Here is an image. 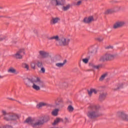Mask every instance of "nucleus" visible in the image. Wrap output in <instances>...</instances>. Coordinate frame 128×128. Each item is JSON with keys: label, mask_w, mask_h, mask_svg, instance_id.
<instances>
[{"label": "nucleus", "mask_w": 128, "mask_h": 128, "mask_svg": "<svg viewBox=\"0 0 128 128\" xmlns=\"http://www.w3.org/2000/svg\"><path fill=\"white\" fill-rule=\"evenodd\" d=\"M24 82L27 86H30V82L32 84V88L35 90H40V88H44V83L40 80L39 78H36V79L34 78L31 79L26 78L24 80Z\"/></svg>", "instance_id": "1"}, {"label": "nucleus", "mask_w": 128, "mask_h": 128, "mask_svg": "<svg viewBox=\"0 0 128 128\" xmlns=\"http://www.w3.org/2000/svg\"><path fill=\"white\" fill-rule=\"evenodd\" d=\"M100 107L99 106L92 104L88 107V116L89 118H96L102 116L99 110Z\"/></svg>", "instance_id": "2"}, {"label": "nucleus", "mask_w": 128, "mask_h": 128, "mask_svg": "<svg viewBox=\"0 0 128 128\" xmlns=\"http://www.w3.org/2000/svg\"><path fill=\"white\" fill-rule=\"evenodd\" d=\"M48 40H55L56 42H58L59 46H68L70 42V39L68 38H66L64 36L60 38L58 36H53L52 37L48 38Z\"/></svg>", "instance_id": "3"}, {"label": "nucleus", "mask_w": 128, "mask_h": 128, "mask_svg": "<svg viewBox=\"0 0 128 128\" xmlns=\"http://www.w3.org/2000/svg\"><path fill=\"white\" fill-rule=\"evenodd\" d=\"M46 122H48V120H46V117L42 116L39 119L37 120V121L35 123L32 122V120L31 118H28L26 119L24 122H26L27 124H31L32 126L34 128H39L40 126H42V124H44Z\"/></svg>", "instance_id": "4"}, {"label": "nucleus", "mask_w": 128, "mask_h": 128, "mask_svg": "<svg viewBox=\"0 0 128 128\" xmlns=\"http://www.w3.org/2000/svg\"><path fill=\"white\" fill-rule=\"evenodd\" d=\"M2 114L4 116V119L5 120H16L18 118V115L17 114H10L6 113L4 110H2Z\"/></svg>", "instance_id": "5"}, {"label": "nucleus", "mask_w": 128, "mask_h": 128, "mask_svg": "<svg viewBox=\"0 0 128 128\" xmlns=\"http://www.w3.org/2000/svg\"><path fill=\"white\" fill-rule=\"evenodd\" d=\"M114 59V55L112 54H106L100 58V62H106V60H112Z\"/></svg>", "instance_id": "6"}, {"label": "nucleus", "mask_w": 128, "mask_h": 128, "mask_svg": "<svg viewBox=\"0 0 128 128\" xmlns=\"http://www.w3.org/2000/svg\"><path fill=\"white\" fill-rule=\"evenodd\" d=\"M126 24V22L124 21H118L116 22L113 26V28L114 30L118 28H122Z\"/></svg>", "instance_id": "7"}, {"label": "nucleus", "mask_w": 128, "mask_h": 128, "mask_svg": "<svg viewBox=\"0 0 128 128\" xmlns=\"http://www.w3.org/2000/svg\"><path fill=\"white\" fill-rule=\"evenodd\" d=\"M24 54V50L22 49L19 50L14 55L16 58H22V56Z\"/></svg>", "instance_id": "8"}, {"label": "nucleus", "mask_w": 128, "mask_h": 128, "mask_svg": "<svg viewBox=\"0 0 128 128\" xmlns=\"http://www.w3.org/2000/svg\"><path fill=\"white\" fill-rule=\"evenodd\" d=\"M118 116H120L122 120H126L127 122H128V116L126 115V114H124V112H118Z\"/></svg>", "instance_id": "9"}, {"label": "nucleus", "mask_w": 128, "mask_h": 128, "mask_svg": "<svg viewBox=\"0 0 128 128\" xmlns=\"http://www.w3.org/2000/svg\"><path fill=\"white\" fill-rule=\"evenodd\" d=\"M60 20V18L58 17H53L50 20V24L52 25L56 24H58Z\"/></svg>", "instance_id": "10"}, {"label": "nucleus", "mask_w": 128, "mask_h": 128, "mask_svg": "<svg viewBox=\"0 0 128 128\" xmlns=\"http://www.w3.org/2000/svg\"><path fill=\"white\" fill-rule=\"evenodd\" d=\"M40 56L42 58H48V53L44 51V50H40L39 52Z\"/></svg>", "instance_id": "11"}, {"label": "nucleus", "mask_w": 128, "mask_h": 128, "mask_svg": "<svg viewBox=\"0 0 128 128\" xmlns=\"http://www.w3.org/2000/svg\"><path fill=\"white\" fill-rule=\"evenodd\" d=\"M92 20H94V17L92 16H90L88 18H85L84 19V22L85 24H90V22H92Z\"/></svg>", "instance_id": "12"}, {"label": "nucleus", "mask_w": 128, "mask_h": 128, "mask_svg": "<svg viewBox=\"0 0 128 128\" xmlns=\"http://www.w3.org/2000/svg\"><path fill=\"white\" fill-rule=\"evenodd\" d=\"M48 106V103L40 102L36 105V108H42V106Z\"/></svg>", "instance_id": "13"}, {"label": "nucleus", "mask_w": 128, "mask_h": 128, "mask_svg": "<svg viewBox=\"0 0 128 128\" xmlns=\"http://www.w3.org/2000/svg\"><path fill=\"white\" fill-rule=\"evenodd\" d=\"M106 94H104V92L101 93L100 94V96H99V100H100V102H102V100H106Z\"/></svg>", "instance_id": "14"}, {"label": "nucleus", "mask_w": 128, "mask_h": 128, "mask_svg": "<svg viewBox=\"0 0 128 128\" xmlns=\"http://www.w3.org/2000/svg\"><path fill=\"white\" fill-rule=\"evenodd\" d=\"M8 72H10L11 74H18V72H16V70L12 68L8 69Z\"/></svg>", "instance_id": "15"}, {"label": "nucleus", "mask_w": 128, "mask_h": 128, "mask_svg": "<svg viewBox=\"0 0 128 128\" xmlns=\"http://www.w3.org/2000/svg\"><path fill=\"white\" fill-rule=\"evenodd\" d=\"M62 120V122H64V120H62V118H56L54 121V122L52 123V126H56V124H58V122H60V121Z\"/></svg>", "instance_id": "16"}, {"label": "nucleus", "mask_w": 128, "mask_h": 128, "mask_svg": "<svg viewBox=\"0 0 128 128\" xmlns=\"http://www.w3.org/2000/svg\"><path fill=\"white\" fill-rule=\"evenodd\" d=\"M66 60H64L63 63H56V66H58V68H62V66L66 64Z\"/></svg>", "instance_id": "17"}, {"label": "nucleus", "mask_w": 128, "mask_h": 128, "mask_svg": "<svg viewBox=\"0 0 128 128\" xmlns=\"http://www.w3.org/2000/svg\"><path fill=\"white\" fill-rule=\"evenodd\" d=\"M70 4H68L66 6H64L62 8V10L64 12H66V10H70Z\"/></svg>", "instance_id": "18"}, {"label": "nucleus", "mask_w": 128, "mask_h": 128, "mask_svg": "<svg viewBox=\"0 0 128 128\" xmlns=\"http://www.w3.org/2000/svg\"><path fill=\"white\" fill-rule=\"evenodd\" d=\"M64 4L63 0H57L56 6H64Z\"/></svg>", "instance_id": "19"}, {"label": "nucleus", "mask_w": 128, "mask_h": 128, "mask_svg": "<svg viewBox=\"0 0 128 128\" xmlns=\"http://www.w3.org/2000/svg\"><path fill=\"white\" fill-rule=\"evenodd\" d=\"M36 66L39 68H42L44 66V64H42V62L38 61L36 63Z\"/></svg>", "instance_id": "20"}, {"label": "nucleus", "mask_w": 128, "mask_h": 128, "mask_svg": "<svg viewBox=\"0 0 128 128\" xmlns=\"http://www.w3.org/2000/svg\"><path fill=\"white\" fill-rule=\"evenodd\" d=\"M58 109H55L54 110L52 114V116H58Z\"/></svg>", "instance_id": "21"}, {"label": "nucleus", "mask_w": 128, "mask_h": 128, "mask_svg": "<svg viewBox=\"0 0 128 128\" xmlns=\"http://www.w3.org/2000/svg\"><path fill=\"white\" fill-rule=\"evenodd\" d=\"M114 12V10H113L109 9V10H106L105 12V14H112V12Z\"/></svg>", "instance_id": "22"}, {"label": "nucleus", "mask_w": 128, "mask_h": 128, "mask_svg": "<svg viewBox=\"0 0 128 128\" xmlns=\"http://www.w3.org/2000/svg\"><path fill=\"white\" fill-rule=\"evenodd\" d=\"M68 110L70 112H74V107L70 105L68 106Z\"/></svg>", "instance_id": "23"}, {"label": "nucleus", "mask_w": 128, "mask_h": 128, "mask_svg": "<svg viewBox=\"0 0 128 128\" xmlns=\"http://www.w3.org/2000/svg\"><path fill=\"white\" fill-rule=\"evenodd\" d=\"M22 66L24 68H26V70H28V69L30 68V66H28V64L24 63L22 64Z\"/></svg>", "instance_id": "24"}, {"label": "nucleus", "mask_w": 128, "mask_h": 128, "mask_svg": "<svg viewBox=\"0 0 128 128\" xmlns=\"http://www.w3.org/2000/svg\"><path fill=\"white\" fill-rule=\"evenodd\" d=\"M56 2L57 0H51L50 4H52V6H56Z\"/></svg>", "instance_id": "25"}, {"label": "nucleus", "mask_w": 128, "mask_h": 128, "mask_svg": "<svg viewBox=\"0 0 128 128\" xmlns=\"http://www.w3.org/2000/svg\"><path fill=\"white\" fill-rule=\"evenodd\" d=\"M93 68H96V70H98V68H102V65L100 64L98 66H94Z\"/></svg>", "instance_id": "26"}, {"label": "nucleus", "mask_w": 128, "mask_h": 128, "mask_svg": "<svg viewBox=\"0 0 128 128\" xmlns=\"http://www.w3.org/2000/svg\"><path fill=\"white\" fill-rule=\"evenodd\" d=\"M106 74L102 75L101 76V77L100 78L99 80H100V82L104 80V78H106Z\"/></svg>", "instance_id": "27"}, {"label": "nucleus", "mask_w": 128, "mask_h": 128, "mask_svg": "<svg viewBox=\"0 0 128 128\" xmlns=\"http://www.w3.org/2000/svg\"><path fill=\"white\" fill-rule=\"evenodd\" d=\"M30 66L32 68H33L34 70L36 68V63L34 62L31 63Z\"/></svg>", "instance_id": "28"}, {"label": "nucleus", "mask_w": 128, "mask_h": 128, "mask_svg": "<svg viewBox=\"0 0 128 128\" xmlns=\"http://www.w3.org/2000/svg\"><path fill=\"white\" fill-rule=\"evenodd\" d=\"M40 72H42V74H44V72H46V69L44 68L43 67H41L40 68Z\"/></svg>", "instance_id": "29"}, {"label": "nucleus", "mask_w": 128, "mask_h": 128, "mask_svg": "<svg viewBox=\"0 0 128 128\" xmlns=\"http://www.w3.org/2000/svg\"><path fill=\"white\" fill-rule=\"evenodd\" d=\"M60 98H57V100L55 101V104L56 106H58V104H60Z\"/></svg>", "instance_id": "30"}, {"label": "nucleus", "mask_w": 128, "mask_h": 128, "mask_svg": "<svg viewBox=\"0 0 128 128\" xmlns=\"http://www.w3.org/2000/svg\"><path fill=\"white\" fill-rule=\"evenodd\" d=\"M82 62L84 64H88V58H84V59H82Z\"/></svg>", "instance_id": "31"}, {"label": "nucleus", "mask_w": 128, "mask_h": 128, "mask_svg": "<svg viewBox=\"0 0 128 128\" xmlns=\"http://www.w3.org/2000/svg\"><path fill=\"white\" fill-rule=\"evenodd\" d=\"M82 0H79L76 2V6H80V4H82Z\"/></svg>", "instance_id": "32"}, {"label": "nucleus", "mask_w": 128, "mask_h": 128, "mask_svg": "<svg viewBox=\"0 0 128 128\" xmlns=\"http://www.w3.org/2000/svg\"><path fill=\"white\" fill-rule=\"evenodd\" d=\"M92 89H90V91H88V94L90 96L92 94Z\"/></svg>", "instance_id": "33"}, {"label": "nucleus", "mask_w": 128, "mask_h": 128, "mask_svg": "<svg viewBox=\"0 0 128 128\" xmlns=\"http://www.w3.org/2000/svg\"><path fill=\"white\" fill-rule=\"evenodd\" d=\"M6 36H3V37L0 38V42H2V40H6Z\"/></svg>", "instance_id": "34"}, {"label": "nucleus", "mask_w": 128, "mask_h": 128, "mask_svg": "<svg viewBox=\"0 0 128 128\" xmlns=\"http://www.w3.org/2000/svg\"><path fill=\"white\" fill-rule=\"evenodd\" d=\"M92 92H94L95 94H98V90L96 89H92Z\"/></svg>", "instance_id": "35"}, {"label": "nucleus", "mask_w": 128, "mask_h": 128, "mask_svg": "<svg viewBox=\"0 0 128 128\" xmlns=\"http://www.w3.org/2000/svg\"><path fill=\"white\" fill-rule=\"evenodd\" d=\"M122 86H124L123 84H122L121 85H120L118 88H116V90H120V88H122Z\"/></svg>", "instance_id": "36"}, {"label": "nucleus", "mask_w": 128, "mask_h": 128, "mask_svg": "<svg viewBox=\"0 0 128 128\" xmlns=\"http://www.w3.org/2000/svg\"><path fill=\"white\" fill-rule=\"evenodd\" d=\"M106 50H108L109 48H112V46H109L107 47H106Z\"/></svg>", "instance_id": "37"}, {"label": "nucleus", "mask_w": 128, "mask_h": 128, "mask_svg": "<svg viewBox=\"0 0 128 128\" xmlns=\"http://www.w3.org/2000/svg\"><path fill=\"white\" fill-rule=\"evenodd\" d=\"M0 78H4L3 76H2L0 75Z\"/></svg>", "instance_id": "38"}, {"label": "nucleus", "mask_w": 128, "mask_h": 128, "mask_svg": "<svg viewBox=\"0 0 128 128\" xmlns=\"http://www.w3.org/2000/svg\"><path fill=\"white\" fill-rule=\"evenodd\" d=\"M0 10H2V7L0 6Z\"/></svg>", "instance_id": "39"}, {"label": "nucleus", "mask_w": 128, "mask_h": 128, "mask_svg": "<svg viewBox=\"0 0 128 128\" xmlns=\"http://www.w3.org/2000/svg\"><path fill=\"white\" fill-rule=\"evenodd\" d=\"M65 120H68V118H66Z\"/></svg>", "instance_id": "40"}, {"label": "nucleus", "mask_w": 128, "mask_h": 128, "mask_svg": "<svg viewBox=\"0 0 128 128\" xmlns=\"http://www.w3.org/2000/svg\"><path fill=\"white\" fill-rule=\"evenodd\" d=\"M18 102H19V104H20V102H18V101H17Z\"/></svg>", "instance_id": "41"}, {"label": "nucleus", "mask_w": 128, "mask_h": 128, "mask_svg": "<svg viewBox=\"0 0 128 128\" xmlns=\"http://www.w3.org/2000/svg\"><path fill=\"white\" fill-rule=\"evenodd\" d=\"M0 18H3V16H0Z\"/></svg>", "instance_id": "42"}, {"label": "nucleus", "mask_w": 128, "mask_h": 128, "mask_svg": "<svg viewBox=\"0 0 128 128\" xmlns=\"http://www.w3.org/2000/svg\"><path fill=\"white\" fill-rule=\"evenodd\" d=\"M12 100H15L14 99H12Z\"/></svg>", "instance_id": "43"}]
</instances>
